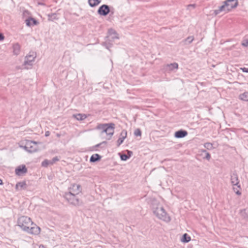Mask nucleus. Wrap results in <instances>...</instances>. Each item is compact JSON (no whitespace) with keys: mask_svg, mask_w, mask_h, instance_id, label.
<instances>
[{"mask_svg":"<svg viewBox=\"0 0 248 248\" xmlns=\"http://www.w3.org/2000/svg\"><path fill=\"white\" fill-rule=\"evenodd\" d=\"M108 35L107 37L108 41H113L115 39L119 38L116 31L112 29L108 30Z\"/></svg>","mask_w":248,"mask_h":248,"instance_id":"9b49d317","label":"nucleus"},{"mask_svg":"<svg viewBox=\"0 0 248 248\" xmlns=\"http://www.w3.org/2000/svg\"><path fill=\"white\" fill-rule=\"evenodd\" d=\"M33 222L30 217L27 216H22L17 220L18 226L24 231L27 232L29 228L32 224Z\"/></svg>","mask_w":248,"mask_h":248,"instance_id":"20e7f679","label":"nucleus"},{"mask_svg":"<svg viewBox=\"0 0 248 248\" xmlns=\"http://www.w3.org/2000/svg\"><path fill=\"white\" fill-rule=\"evenodd\" d=\"M115 127V124L113 123H110L107 124H98L96 128L101 130L102 133H105L108 136L107 140H109L114 134Z\"/></svg>","mask_w":248,"mask_h":248,"instance_id":"f03ea898","label":"nucleus"},{"mask_svg":"<svg viewBox=\"0 0 248 248\" xmlns=\"http://www.w3.org/2000/svg\"><path fill=\"white\" fill-rule=\"evenodd\" d=\"M36 57V54L34 52H30V53L26 56V58L28 59H32V60L34 61V59Z\"/></svg>","mask_w":248,"mask_h":248,"instance_id":"7c9ffc66","label":"nucleus"},{"mask_svg":"<svg viewBox=\"0 0 248 248\" xmlns=\"http://www.w3.org/2000/svg\"><path fill=\"white\" fill-rule=\"evenodd\" d=\"M110 12L109 13V14H110V15H113L114 14L115 9L113 7H111V6H110Z\"/></svg>","mask_w":248,"mask_h":248,"instance_id":"79ce46f5","label":"nucleus"},{"mask_svg":"<svg viewBox=\"0 0 248 248\" xmlns=\"http://www.w3.org/2000/svg\"><path fill=\"white\" fill-rule=\"evenodd\" d=\"M241 69L242 70V71L243 72H245V73H248V68H246V67H243V68H241Z\"/></svg>","mask_w":248,"mask_h":248,"instance_id":"37998d69","label":"nucleus"},{"mask_svg":"<svg viewBox=\"0 0 248 248\" xmlns=\"http://www.w3.org/2000/svg\"><path fill=\"white\" fill-rule=\"evenodd\" d=\"M39 248H45L44 246L43 245H40L39 247Z\"/></svg>","mask_w":248,"mask_h":248,"instance_id":"de8ad7c7","label":"nucleus"},{"mask_svg":"<svg viewBox=\"0 0 248 248\" xmlns=\"http://www.w3.org/2000/svg\"><path fill=\"white\" fill-rule=\"evenodd\" d=\"M26 25L28 27H31L32 26L37 25L39 24V22L37 20L33 17L30 16L25 20Z\"/></svg>","mask_w":248,"mask_h":248,"instance_id":"4468645a","label":"nucleus"},{"mask_svg":"<svg viewBox=\"0 0 248 248\" xmlns=\"http://www.w3.org/2000/svg\"><path fill=\"white\" fill-rule=\"evenodd\" d=\"M50 132H49V131H46V132H45V136L46 137H48V136L50 135Z\"/></svg>","mask_w":248,"mask_h":248,"instance_id":"a18cd8bd","label":"nucleus"},{"mask_svg":"<svg viewBox=\"0 0 248 248\" xmlns=\"http://www.w3.org/2000/svg\"><path fill=\"white\" fill-rule=\"evenodd\" d=\"M20 187V189H25L27 188V184L25 181L19 182L17 183L16 185L15 188L16 190L18 189V188Z\"/></svg>","mask_w":248,"mask_h":248,"instance_id":"4be33fe9","label":"nucleus"},{"mask_svg":"<svg viewBox=\"0 0 248 248\" xmlns=\"http://www.w3.org/2000/svg\"><path fill=\"white\" fill-rule=\"evenodd\" d=\"M34 61L32 59H28L25 58V61L24 62V65H29L30 66L32 65V62Z\"/></svg>","mask_w":248,"mask_h":248,"instance_id":"2f4dec72","label":"nucleus"},{"mask_svg":"<svg viewBox=\"0 0 248 248\" xmlns=\"http://www.w3.org/2000/svg\"><path fill=\"white\" fill-rule=\"evenodd\" d=\"M211 158V155L209 153L207 152L205 154V156L203 157L204 159H205L207 160H210Z\"/></svg>","mask_w":248,"mask_h":248,"instance_id":"a19ab883","label":"nucleus"},{"mask_svg":"<svg viewBox=\"0 0 248 248\" xmlns=\"http://www.w3.org/2000/svg\"><path fill=\"white\" fill-rule=\"evenodd\" d=\"M227 7V3H225V1H223V4L221 6H219L218 9L214 10V14L215 16H217L221 12H224L225 13L229 12V11H228Z\"/></svg>","mask_w":248,"mask_h":248,"instance_id":"ddd939ff","label":"nucleus"},{"mask_svg":"<svg viewBox=\"0 0 248 248\" xmlns=\"http://www.w3.org/2000/svg\"><path fill=\"white\" fill-rule=\"evenodd\" d=\"M13 54L17 56L20 52L21 46L19 43H16L13 45Z\"/></svg>","mask_w":248,"mask_h":248,"instance_id":"a211bd4d","label":"nucleus"},{"mask_svg":"<svg viewBox=\"0 0 248 248\" xmlns=\"http://www.w3.org/2000/svg\"><path fill=\"white\" fill-rule=\"evenodd\" d=\"M238 176L236 171H234L231 174V182L232 184L237 181H239Z\"/></svg>","mask_w":248,"mask_h":248,"instance_id":"aec40b11","label":"nucleus"},{"mask_svg":"<svg viewBox=\"0 0 248 248\" xmlns=\"http://www.w3.org/2000/svg\"><path fill=\"white\" fill-rule=\"evenodd\" d=\"M233 186H236L237 188L239 189V190H241V186L240 184V181H237L236 182L232 184Z\"/></svg>","mask_w":248,"mask_h":248,"instance_id":"4c0bfd02","label":"nucleus"},{"mask_svg":"<svg viewBox=\"0 0 248 248\" xmlns=\"http://www.w3.org/2000/svg\"><path fill=\"white\" fill-rule=\"evenodd\" d=\"M73 116L78 120H84L87 118L86 115L84 114L78 113L77 114H74Z\"/></svg>","mask_w":248,"mask_h":248,"instance_id":"a878e982","label":"nucleus"},{"mask_svg":"<svg viewBox=\"0 0 248 248\" xmlns=\"http://www.w3.org/2000/svg\"><path fill=\"white\" fill-rule=\"evenodd\" d=\"M110 6L107 4H103L101 5L97 10V14L103 16H107L108 14L110 13Z\"/></svg>","mask_w":248,"mask_h":248,"instance_id":"423d86ee","label":"nucleus"},{"mask_svg":"<svg viewBox=\"0 0 248 248\" xmlns=\"http://www.w3.org/2000/svg\"><path fill=\"white\" fill-rule=\"evenodd\" d=\"M233 190L237 195L240 196L242 194L241 190H239L237 187L233 186Z\"/></svg>","mask_w":248,"mask_h":248,"instance_id":"f704fd0d","label":"nucleus"},{"mask_svg":"<svg viewBox=\"0 0 248 248\" xmlns=\"http://www.w3.org/2000/svg\"><path fill=\"white\" fill-rule=\"evenodd\" d=\"M4 38H5V37H4V35L2 33H0V42L1 41H3L4 39Z\"/></svg>","mask_w":248,"mask_h":248,"instance_id":"c03bdc74","label":"nucleus"},{"mask_svg":"<svg viewBox=\"0 0 248 248\" xmlns=\"http://www.w3.org/2000/svg\"><path fill=\"white\" fill-rule=\"evenodd\" d=\"M178 68V64L177 62H173L170 64L164 65L162 70L164 72L170 73L174 70H177Z\"/></svg>","mask_w":248,"mask_h":248,"instance_id":"0eeeda50","label":"nucleus"},{"mask_svg":"<svg viewBox=\"0 0 248 248\" xmlns=\"http://www.w3.org/2000/svg\"><path fill=\"white\" fill-rule=\"evenodd\" d=\"M38 4H39V5H45V4H44V3H41V2H39V3H38Z\"/></svg>","mask_w":248,"mask_h":248,"instance_id":"3c124183","label":"nucleus"},{"mask_svg":"<svg viewBox=\"0 0 248 248\" xmlns=\"http://www.w3.org/2000/svg\"><path fill=\"white\" fill-rule=\"evenodd\" d=\"M63 197L70 204L74 206L78 207L83 204L82 200L78 197L77 194L73 193L71 191L65 193Z\"/></svg>","mask_w":248,"mask_h":248,"instance_id":"7ed1b4c3","label":"nucleus"},{"mask_svg":"<svg viewBox=\"0 0 248 248\" xmlns=\"http://www.w3.org/2000/svg\"><path fill=\"white\" fill-rule=\"evenodd\" d=\"M60 160L58 156H55L50 161V164L53 165L54 163H55L56 161H58Z\"/></svg>","mask_w":248,"mask_h":248,"instance_id":"e433bc0d","label":"nucleus"},{"mask_svg":"<svg viewBox=\"0 0 248 248\" xmlns=\"http://www.w3.org/2000/svg\"><path fill=\"white\" fill-rule=\"evenodd\" d=\"M37 142L32 140H28L26 145L23 146L24 149L29 153H34L38 151Z\"/></svg>","mask_w":248,"mask_h":248,"instance_id":"39448f33","label":"nucleus"},{"mask_svg":"<svg viewBox=\"0 0 248 248\" xmlns=\"http://www.w3.org/2000/svg\"><path fill=\"white\" fill-rule=\"evenodd\" d=\"M40 228L33 222L27 232L31 234L38 235L40 233Z\"/></svg>","mask_w":248,"mask_h":248,"instance_id":"1a4fd4ad","label":"nucleus"},{"mask_svg":"<svg viewBox=\"0 0 248 248\" xmlns=\"http://www.w3.org/2000/svg\"><path fill=\"white\" fill-rule=\"evenodd\" d=\"M101 0H88V3L90 7H94L99 4Z\"/></svg>","mask_w":248,"mask_h":248,"instance_id":"393cba45","label":"nucleus"},{"mask_svg":"<svg viewBox=\"0 0 248 248\" xmlns=\"http://www.w3.org/2000/svg\"><path fill=\"white\" fill-rule=\"evenodd\" d=\"M3 184V183L2 182V180L0 178V185H2Z\"/></svg>","mask_w":248,"mask_h":248,"instance_id":"09e8293b","label":"nucleus"},{"mask_svg":"<svg viewBox=\"0 0 248 248\" xmlns=\"http://www.w3.org/2000/svg\"><path fill=\"white\" fill-rule=\"evenodd\" d=\"M239 99L245 101H248V92H245L240 94Z\"/></svg>","mask_w":248,"mask_h":248,"instance_id":"cd10ccee","label":"nucleus"},{"mask_svg":"<svg viewBox=\"0 0 248 248\" xmlns=\"http://www.w3.org/2000/svg\"><path fill=\"white\" fill-rule=\"evenodd\" d=\"M102 156L98 154H94L91 155L90 158L91 163H95L101 160Z\"/></svg>","mask_w":248,"mask_h":248,"instance_id":"f3484780","label":"nucleus"},{"mask_svg":"<svg viewBox=\"0 0 248 248\" xmlns=\"http://www.w3.org/2000/svg\"><path fill=\"white\" fill-rule=\"evenodd\" d=\"M194 39L193 36H189L181 42L182 45H188L190 44Z\"/></svg>","mask_w":248,"mask_h":248,"instance_id":"6ab92c4d","label":"nucleus"},{"mask_svg":"<svg viewBox=\"0 0 248 248\" xmlns=\"http://www.w3.org/2000/svg\"><path fill=\"white\" fill-rule=\"evenodd\" d=\"M111 41H106L102 43L103 46H105L107 49L110 51V48L112 46L113 44L111 43Z\"/></svg>","mask_w":248,"mask_h":248,"instance_id":"c756f323","label":"nucleus"},{"mask_svg":"<svg viewBox=\"0 0 248 248\" xmlns=\"http://www.w3.org/2000/svg\"><path fill=\"white\" fill-rule=\"evenodd\" d=\"M134 135L136 137L141 136V131L140 128L136 129L134 131Z\"/></svg>","mask_w":248,"mask_h":248,"instance_id":"72a5a7b5","label":"nucleus"},{"mask_svg":"<svg viewBox=\"0 0 248 248\" xmlns=\"http://www.w3.org/2000/svg\"><path fill=\"white\" fill-rule=\"evenodd\" d=\"M201 152L203 153H207L208 152L205 149H202Z\"/></svg>","mask_w":248,"mask_h":248,"instance_id":"49530a36","label":"nucleus"},{"mask_svg":"<svg viewBox=\"0 0 248 248\" xmlns=\"http://www.w3.org/2000/svg\"><path fill=\"white\" fill-rule=\"evenodd\" d=\"M127 132L125 129H123L120 134V137L117 140V146L119 147L127 137Z\"/></svg>","mask_w":248,"mask_h":248,"instance_id":"f8f14e48","label":"nucleus"},{"mask_svg":"<svg viewBox=\"0 0 248 248\" xmlns=\"http://www.w3.org/2000/svg\"><path fill=\"white\" fill-rule=\"evenodd\" d=\"M203 146L208 150H212L216 148V147H214L213 143L209 142L204 143Z\"/></svg>","mask_w":248,"mask_h":248,"instance_id":"bb28decb","label":"nucleus"},{"mask_svg":"<svg viewBox=\"0 0 248 248\" xmlns=\"http://www.w3.org/2000/svg\"><path fill=\"white\" fill-rule=\"evenodd\" d=\"M28 171L25 165H21L17 167L15 169V173L17 176H21L26 173Z\"/></svg>","mask_w":248,"mask_h":248,"instance_id":"6e6552de","label":"nucleus"},{"mask_svg":"<svg viewBox=\"0 0 248 248\" xmlns=\"http://www.w3.org/2000/svg\"><path fill=\"white\" fill-rule=\"evenodd\" d=\"M49 164H50V161L47 159H45L42 162L41 165L42 167H47Z\"/></svg>","mask_w":248,"mask_h":248,"instance_id":"c9c22d12","label":"nucleus"},{"mask_svg":"<svg viewBox=\"0 0 248 248\" xmlns=\"http://www.w3.org/2000/svg\"><path fill=\"white\" fill-rule=\"evenodd\" d=\"M159 204L156 200L152 201V208L154 214L159 219L166 222H170L171 220L170 216L162 206L159 207Z\"/></svg>","mask_w":248,"mask_h":248,"instance_id":"f257e3e1","label":"nucleus"},{"mask_svg":"<svg viewBox=\"0 0 248 248\" xmlns=\"http://www.w3.org/2000/svg\"><path fill=\"white\" fill-rule=\"evenodd\" d=\"M240 213L245 219L248 220V211L246 209H241Z\"/></svg>","mask_w":248,"mask_h":248,"instance_id":"c85d7f7f","label":"nucleus"},{"mask_svg":"<svg viewBox=\"0 0 248 248\" xmlns=\"http://www.w3.org/2000/svg\"><path fill=\"white\" fill-rule=\"evenodd\" d=\"M196 7V4H190L187 6V9L191 10V9H194Z\"/></svg>","mask_w":248,"mask_h":248,"instance_id":"58836bf2","label":"nucleus"},{"mask_svg":"<svg viewBox=\"0 0 248 248\" xmlns=\"http://www.w3.org/2000/svg\"><path fill=\"white\" fill-rule=\"evenodd\" d=\"M224 1L227 3L228 11L229 12L232 9L235 8L238 5V0H226Z\"/></svg>","mask_w":248,"mask_h":248,"instance_id":"9d476101","label":"nucleus"},{"mask_svg":"<svg viewBox=\"0 0 248 248\" xmlns=\"http://www.w3.org/2000/svg\"><path fill=\"white\" fill-rule=\"evenodd\" d=\"M107 144V142L106 141H104L99 144L95 145L93 147V148H96L97 147H101L103 148L104 147V146L106 145Z\"/></svg>","mask_w":248,"mask_h":248,"instance_id":"473e14b6","label":"nucleus"},{"mask_svg":"<svg viewBox=\"0 0 248 248\" xmlns=\"http://www.w3.org/2000/svg\"><path fill=\"white\" fill-rule=\"evenodd\" d=\"M72 189L74 192L73 193L77 194L78 195V193L81 191V187L78 184H74L72 186Z\"/></svg>","mask_w":248,"mask_h":248,"instance_id":"5701e85b","label":"nucleus"},{"mask_svg":"<svg viewBox=\"0 0 248 248\" xmlns=\"http://www.w3.org/2000/svg\"><path fill=\"white\" fill-rule=\"evenodd\" d=\"M48 20L50 21H54L59 19L58 14L56 13H51L47 15Z\"/></svg>","mask_w":248,"mask_h":248,"instance_id":"412c9836","label":"nucleus"},{"mask_svg":"<svg viewBox=\"0 0 248 248\" xmlns=\"http://www.w3.org/2000/svg\"><path fill=\"white\" fill-rule=\"evenodd\" d=\"M188 135L187 131L184 129H180L174 133V136L177 139L183 138Z\"/></svg>","mask_w":248,"mask_h":248,"instance_id":"2eb2a0df","label":"nucleus"},{"mask_svg":"<svg viewBox=\"0 0 248 248\" xmlns=\"http://www.w3.org/2000/svg\"><path fill=\"white\" fill-rule=\"evenodd\" d=\"M191 240L190 236L186 233H184L181 238V241L184 243H187Z\"/></svg>","mask_w":248,"mask_h":248,"instance_id":"b1692460","label":"nucleus"},{"mask_svg":"<svg viewBox=\"0 0 248 248\" xmlns=\"http://www.w3.org/2000/svg\"><path fill=\"white\" fill-rule=\"evenodd\" d=\"M133 154V152L131 151L127 150V154H124L119 153V155L120 157L121 160L122 161H126L130 158Z\"/></svg>","mask_w":248,"mask_h":248,"instance_id":"dca6fc26","label":"nucleus"},{"mask_svg":"<svg viewBox=\"0 0 248 248\" xmlns=\"http://www.w3.org/2000/svg\"><path fill=\"white\" fill-rule=\"evenodd\" d=\"M56 136H57V137H59H59H60V136H61V134L57 133V135H56Z\"/></svg>","mask_w":248,"mask_h":248,"instance_id":"8fccbe9b","label":"nucleus"},{"mask_svg":"<svg viewBox=\"0 0 248 248\" xmlns=\"http://www.w3.org/2000/svg\"><path fill=\"white\" fill-rule=\"evenodd\" d=\"M241 45L244 47L248 46V40H244L241 42Z\"/></svg>","mask_w":248,"mask_h":248,"instance_id":"ea45409f","label":"nucleus"}]
</instances>
